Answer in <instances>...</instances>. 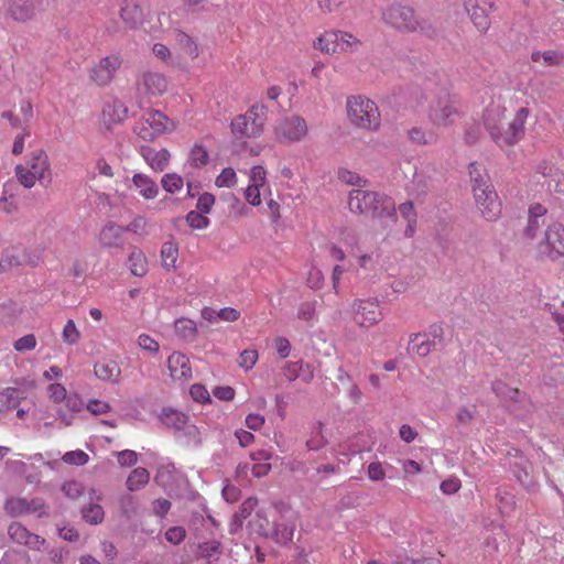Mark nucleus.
Here are the masks:
<instances>
[{
    "mask_svg": "<svg viewBox=\"0 0 564 564\" xmlns=\"http://www.w3.org/2000/svg\"><path fill=\"white\" fill-rule=\"evenodd\" d=\"M508 101L510 102L511 98L507 99L501 95L492 98L482 116L485 128L492 141L501 148L514 147L523 139L529 116V109L523 106L516 110L514 117L508 123H505Z\"/></svg>",
    "mask_w": 564,
    "mask_h": 564,
    "instance_id": "obj_1",
    "label": "nucleus"
},
{
    "mask_svg": "<svg viewBox=\"0 0 564 564\" xmlns=\"http://www.w3.org/2000/svg\"><path fill=\"white\" fill-rule=\"evenodd\" d=\"M427 118L435 128H449L462 116L458 101L446 88H435L416 96V105L424 108Z\"/></svg>",
    "mask_w": 564,
    "mask_h": 564,
    "instance_id": "obj_2",
    "label": "nucleus"
},
{
    "mask_svg": "<svg viewBox=\"0 0 564 564\" xmlns=\"http://www.w3.org/2000/svg\"><path fill=\"white\" fill-rule=\"evenodd\" d=\"M347 204L349 212L356 215H372L375 218L384 219L388 226L397 223L395 204L390 196L354 189L349 192Z\"/></svg>",
    "mask_w": 564,
    "mask_h": 564,
    "instance_id": "obj_3",
    "label": "nucleus"
},
{
    "mask_svg": "<svg viewBox=\"0 0 564 564\" xmlns=\"http://www.w3.org/2000/svg\"><path fill=\"white\" fill-rule=\"evenodd\" d=\"M346 116L348 122L364 131H377L380 128L381 116L377 104L364 96L352 95L346 99Z\"/></svg>",
    "mask_w": 564,
    "mask_h": 564,
    "instance_id": "obj_4",
    "label": "nucleus"
},
{
    "mask_svg": "<svg viewBox=\"0 0 564 564\" xmlns=\"http://www.w3.org/2000/svg\"><path fill=\"white\" fill-rule=\"evenodd\" d=\"M15 176L24 188L34 187L36 181L42 185L52 182V165L47 152L43 149L33 151L24 164L15 166Z\"/></svg>",
    "mask_w": 564,
    "mask_h": 564,
    "instance_id": "obj_5",
    "label": "nucleus"
},
{
    "mask_svg": "<svg viewBox=\"0 0 564 564\" xmlns=\"http://www.w3.org/2000/svg\"><path fill=\"white\" fill-rule=\"evenodd\" d=\"M361 41L352 33L339 29L324 30L313 42V47L328 55L355 53Z\"/></svg>",
    "mask_w": 564,
    "mask_h": 564,
    "instance_id": "obj_6",
    "label": "nucleus"
},
{
    "mask_svg": "<svg viewBox=\"0 0 564 564\" xmlns=\"http://www.w3.org/2000/svg\"><path fill=\"white\" fill-rule=\"evenodd\" d=\"M267 108L263 105H253L243 113L231 120V131L239 139H254L264 131Z\"/></svg>",
    "mask_w": 564,
    "mask_h": 564,
    "instance_id": "obj_7",
    "label": "nucleus"
},
{
    "mask_svg": "<svg viewBox=\"0 0 564 564\" xmlns=\"http://www.w3.org/2000/svg\"><path fill=\"white\" fill-rule=\"evenodd\" d=\"M349 317L360 329H371L383 319V311L377 297H357L349 303Z\"/></svg>",
    "mask_w": 564,
    "mask_h": 564,
    "instance_id": "obj_8",
    "label": "nucleus"
},
{
    "mask_svg": "<svg viewBox=\"0 0 564 564\" xmlns=\"http://www.w3.org/2000/svg\"><path fill=\"white\" fill-rule=\"evenodd\" d=\"M177 129V121L167 117L161 110H145L134 131L144 141H154L163 134Z\"/></svg>",
    "mask_w": 564,
    "mask_h": 564,
    "instance_id": "obj_9",
    "label": "nucleus"
},
{
    "mask_svg": "<svg viewBox=\"0 0 564 564\" xmlns=\"http://www.w3.org/2000/svg\"><path fill=\"white\" fill-rule=\"evenodd\" d=\"M538 252L541 258L553 261L564 257V226L561 223L553 221L546 226L538 243Z\"/></svg>",
    "mask_w": 564,
    "mask_h": 564,
    "instance_id": "obj_10",
    "label": "nucleus"
},
{
    "mask_svg": "<svg viewBox=\"0 0 564 564\" xmlns=\"http://www.w3.org/2000/svg\"><path fill=\"white\" fill-rule=\"evenodd\" d=\"M382 20L391 28H395L400 31L414 32L416 30H422L414 9L409 6L393 3L384 8L382 11Z\"/></svg>",
    "mask_w": 564,
    "mask_h": 564,
    "instance_id": "obj_11",
    "label": "nucleus"
},
{
    "mask_svg": "<svg viewBox=\"0 0 564 564\" xmlns=\"http://www.w3.org/2000/svg\"><path fill=\"white\" fill-rule=\"evenodd\" d=\"M275 139L281 143H294L302 141L307 132L305 119L299 115H291L278 121L273 128Z\"/></svg>",
    "mask_w": 564,
    "mask_h": 564,
    "instance_id": "obj_12",
    "label": "nucleus"
},
{
    "mask_svg": "<svg viewBox=\"0 0 564 564\" xmlns=\"http://www.w3.org/2000/svg\"><path fill=\"white\" fill-rule=\"evenodd\" d=\"M123 58L119 53H111L99 59V63L90 68L89 77L99 86H107L121 68Z\"/></svg>",
    "mask_w": 564,
    "mask_h": 564,
    "instance_id": "obj_13",
    "label": "nucleus"
},
{
    "mask_svg": "<svg viewBox=\"0 0 564 564\" xmlns=\"http://www.w3.org/2000/svg\"><path fill=\"white\" fill-rule=\"evenodd\" d=\"M464 10L468 14L474 28L486 33L490 28V13L495 4L490 0H464Z\"/></svg>",
    "mask_w": 564,
    "mask_h": 564,
    "instance_id": "obj_14",
    "label": "nucleus"
},
{
    "mask_svg": "<svg viewBox=\"0 0 564 564\" xmlns=\"http://www.w3.org/2000/svg\"><path fill=\"white\" fill-rule=\"evenodd\" d=\"M166 368L173 382L185 384L193 378L191 360L181 351H173L166 359Z\"/></svg>",
    "mask_w": 564,
    "mask_h": 564,
    "instance_id": "obj_15",
    "label": "nucleus"
},
{
    "mask_svg": "<svg viewBox=\"0 0 564 564\" xmlns=\"http://www.w3.org/2000/svg\"><path fill=\"white\" fill-rule=\"evenodd\" d=\"M138 94L144 97H159L167 91L169 79L159 72H145L139 77Z\"/></svg>",
    "mask_w": 564,
    "mask_h": 564,
    "instance_id": "obj_16",
    "label": "nucleus"
},
{
    "mask_svg": "<svg viewBox=\"0 0 564 564\" xmlns=\"http://www.w3.org/2000/svg\"><path fill=\"white\" fill-rule=\"evenodd\" d=\"M476 206L487 220L497 219L501 213V203L494 187H486L485 191L476 188L473 193Z\"/></svg>",
    "mask_w": 564,
    "mask_h": 564,
    "instance_id": "obj_17",
    "label": "nucleus"
},
{
    "mask_svg": "<svg viewBox=\"0 0 564 564\" xmlns=\"http://www.w3.org/2000/svg\"><path fill=\"white\" fill-rule=\"evenodd\" d=\"M444 330L438 325H433L431 327L430 334L427 333H415L411 336L409 343V351L414 354L421 358L427 357L431 351L434 349L435 344L434 340L431 339V335L433 338H441Z\"/></svg>",
    "mask_w": 564,
    "mask_h": 564,
    "instance_id": "obj_18",
    "label": "nucleus"
},
{
    "mask_svg": "<svg viewBox=\"0 0 564 564\" xmlns=\"http://www.w3.org/2000/svg\"><path fill=\"white\" fill-rule=\"evenodd\" d=\"M7 532L9 538L15 543L30 547L31 550L40 551L45 542L39 534L28 531L20 522L10 523Z\"/></svg>",
    "mask_w": 564,
    "mask_h": 564,
    "instance_id": "obj_19",
    "label": "nucleus"
},
{
    "mask_svg": "<svg viewBox=\"0 0 564 564\" xmlns=\"http://www.w3.org/2000/svg\"><path fill=\"white\" fill-rule=\"evenodd\" d=\"M141 155L151 170L156 173L167 169L171 161V153L166 148L155 149L150 145L141 148Z\"/></svg>",
    "mask_w": 564,
    "mask_h": 564,
    "instance_id": "obj_20",
    "label": "nucleus"
},
{
    "mask_svg": "<svg viewBox=\"0 0 564 564\" xmlns=\"http://www.w3.org/2000/svg\"><path fill=\"white\" fill-rule=\"evenodd\" d=\"M43 0H12L9 4V13L19 22H25L35 17L42 10Z\"/></svg>",
    "mask_w": 564,
    "mask_h": 564,
    "instance_id": "obj_21",
    "label": "nucleus"
},
{
    "mask_svg": "<svg viewBox=\"0 0 564 564\" xmlns=\"http://www.w3.org/2000/svg\"><path fill=\"white\" fill-rule=\"evenodd\" d=\"M126 229L112 223L107 224L99 235L97 241L101 248H123Z\"/></svg>",
    "mask_w": 564,
    "mask_h": 564,
    "instance_id": "obj_22",
    "label": "nucleus"
},
{
    "mask_svg": "<svg viewBox=\"0 0 564 564\" xmlns=\"http://www.w3.org/2000/svg\"><path fill=\"white\" fill-rule=\"evenodd\" d=\"M546 172H535L533 180L541 184L546 193H562L563 174L553 166L545 167Z\"/></svg>",
    "mask_w": 564,
    "mask_h": 564,
    "instance_id": "obj_23",
    "label": "nucleus"
},
{
    "mask_svg": "<svg viewBox=\"0 0 564 564\" xmlns=\"http://www.w3.org/2000/svg\"><path fill=\"white\" fill-rule=\"evenodd\" d=\"M94 373L99 380L118 383L120 382L122 370L117 361L102 360L94 366Z\"/></svg>",
    "mask_w": 564,
    "mask_h": 564,
    "instance_id": "obj_24",
    "label": "nucleus"
},
{
    "mask_svg": "<svg viewBox=\"0 0 564 564\" xmlns=\"http://www.w3.org/2000/svg\"><path fill=\"white\" fill-rule=\"evenodd\" d=\"M132 184L138 189L139 195L144 199H154L158 197L160 188L153 178L143 173L133 174Z\"/></svg>",
    "mask_w": 564,
    "mask_h": 564,
    "instance_id": "obj_25",
    "label": "nucleus"
},
{
    "mask_svg": "<svg viewBox=\"0 0 564 564\" xmlns=\"http://www.w3.org/2000/svg\"><path fill=\"white\" fill-rule=\"evenodd\" d=\"M175 43L178 50L189 59L198 58L200 48L193 36H189L185 32L177 31L175 33Z\"/></svg>",
    "mask_w": 564,
    "mask_h": 564,
    "instance_id": "obj_26",
    "label": "nucleus"
},
{
    "mask_svg": "<svg viewBox=\"0 0 564 564\" xmlns=\"http://www.w3.org/2000/svg\"><path fill=\"white\" fill-rule=\"evenodd\" d=\"M129 269L132 275L142 278L148 272V261L144 252L133 247L128 258Z\"/></svg>",
    "mask_w": 564,
    "mask_h": 564,
    "instance_id": "obj_27",
    "label": "nucleus"
},
{
    "mask_svg": "<svg viewBox=\"0 0 564 564\" xmlns=\"http://www.w3.org/2000/svg\"><path fill=\"white\" fill-rule=\"evenodd\" d=\"M468 172L473 193H475L476 188L485 191L486 187H492L485 167L479 163L469 164Z\"/></svg>",
    "mask_w": 564,
    "mask_h": 564,
    "instance_id": "obj_28",
    "label": "nucleus"
},
{
    "mask_svg": "<svg viewBox=\"0 0 564 564\" xmlns=\"http://www.w3.org/2000/svg\"><path fill=\"white\" fill-rule=\"evenodd\" d=\"M121 4L120 17L130 28H133L142 19V11L139 6L130 4L128 0H117Z\"/></svg>",
    "mask_w": 564,
    "mask_h": 564,
    "instance_id": "obj_29",
    "label": "nucleus"
},
{
    "mask_svg": "<svg viewBox=\"0 0 564 564\" xmlns=\"http://www.w3.org/2000/svg\"><path fill=\"white\" fill-rule=\"evenodd\" d=\"M23 263V253L15 247L3 250L0 259L1 271H8Z\"/></svg>",
    "mask_w": 564,
    "mask_h": 564,
    "instance_id": "obj_30",
    "label": "nucleus"
},
{
    "mask_svg": "<svg viewBox=\"0 0 564 564\" xmlns=\"http://www.w3.org/2000/svg\"><path fill=\"white\" fill-rule=\"evenodd\" d=\"M178 247L174 241H166L161 248V263L167 271L176 268Z\"/></svg>",
    "mask_w": 564,
    "mask_h": 564,
    "instance_id": "obj_31",
    "label": "nucleus"
},
{
    "mask_svg": "<svg viewBox=\"0 0 564 564\" xmlns=\"http://www.w3.org/2000/svg\"><path fill=\"white\" fill-rule=\"evenodd\" d=\"M408 135L417 145H431L437 141V134L433 130L425 128L409 129Z\"/></svg>",
    "mask_w": 564,
    "mask_h": 564,
    "instance_id": "obj_32",
    "label": "nucleus"
},
{
    "mask_svg": "<svg viewBox=\"0 0 564 564\" xmlns=\"http://www.w3.org/2000/svg\"><path fill=\"white\" fill-rule=\"evenodd\" d=\"M149 471L144 467L133 468L127 478V488L137 491L149 482Z\"/></svg>",
    "mask_w": 564,
    "mask_h": 564,
    "instance_id": "obj_33",
    "label": "nucleus"
},
{
    "mask_svg": "<svg viewBox=\"0 0 564 564\" xmlns=\"http://www.w3.org/2000/svg\"><path fill=\"white\" fill-rule=\"evenodd\" d=\"M21 393L17 388H7L0 392V414L18 406Z\"/></svg>",
    "mask_w": 564,
    "mask_h": 564,
    "instance_id": "obj_34",
    "label": "nucleus"
},
{
    "mask_svg": "<svg viewBox=\"0 0 564 564\" xmlns=\"http://www.w3.org/2000/svg\"><path fill=\"white\" fill-rule=\"evenodd\" d=\"M189 165L200 169L208 164V150L202 144H194L189 149V156H187Z\"/></svg>",
    "mask_w": 564,
    "mask_h": 564,
    "instance_id": "obj_35",
    "label": "nucleus"
},
{
    "mask_svg": "<svg viewBox=\"0 0 564 564\" xmlns=\"http://www.w3.org/2000/svg\"><path fill=\"white\" fill-rule=\"evenodd\" d=\"M267 176H268V173H267V170L264 169V166L253 165L250 169L248 186L263 188V189L267 187L270 191Z\"/></svg>",
    "mask_w": 564,
    "mask_h": 564,
    "instance_id": "obj_36",
    "label": "nucleus"
},
{
    "mask_svg": "<svg viewBox=\"0 0 564 564\" xmlns=\"http://www.w3.org/2000/svg\"><path fill=\"white\" fill-rule=\"evenodd\" d=\"M399 213L408 221V229L405 235L411 237L414 232V226L416 224V214L412 202H405L399 205Z\"/></svg>",
    "mask_w": 564,
    "mask_h": 564,
    "instance_id": "obj_37",
    "label": "nucleus"
},
{
    "mask_svg": "<svg viewBox=\"0 0 564 564\" xmlns=\"http://www.w3.org/2000/svg\"><path fill=\"white\" fill-rule=\"evenodd\" d=\"M163 189L169 194L180 193L183 188V178L176 173H167L161 178Z\"/></svg>",
    "mask_w": 564,
    "mask_h": 564,
    "instance_id": "obj_38",
    "label": "nucleus"
},
{
    "mask_svg": "<svg viewBox=\"0 0 564 564\" xmlns=\"http://www.w3.org/2000/svg\"><path fill=\"white\" fill-rule=\"evenodd\" d=\"M26 499L14 497L6 500L3 508L11 517H22L26 516Z\"/></svg>",
    "mask_w": 564,
    "mask_h": 564,
    "instance_id": "obj_39",
    "label": "nucleus"
},
{
    "mask_svg": "<svg viewBox=\"0 0 564 564\" xmlns=\"http://www.w3.org/2000/svg\"><path fill=\"white\" fill-rule=\"evenodd\" d=\"M82 517L90 524L101 523L105 519V511L100 505L91 503L82 509Z\"/></svg>",
    "mask_w": 564,
    "mask_h": 564,
    "instance_id": "obj_40",
    "label": "nucleus"
},
{
    "mask_svg": "<svg viewBox=\"0 0 564 564\" xmlns=\"http://www.w3.org/2000/svg\"><path fill=\"white\" fill-rule=\"evenodd\" d=\"M186 419L187 417L183 413L176 410H166L162 414V422L166 426L174 427L176 430H181L184 427Z\"/></svg>",
    "mask_w": 564,
    "mask_h": 564,
    "instance_id": "obj_41",
    "label": "nucleus"
},
{
    "mask_svg": "<svg viewBox=\"0 0 564 564\" xmlns=\"http://www.w3.org/2000/svg\"><path fill=\"white\" fill-rule=\"evenodd\" d=\"M104 116L115 122H121L128 118V109L121 101H113L104 110Z\"/></svg>",
    "mask_w": 564,
    "mask_h": 564,
    "instance_id": "obj_42",
    "label": "nucleus"
},
{
    "mask_svg": "<svg viewBox=\"0 0 564 564\" xmlns=\"http://www.w3.org/2000/svg\"><path fill=\"white\" fill-rule=\"evenodd\" d=\"M62 341L69 346H76L80 339V332L78 330L75 322L68 319L64 330H62Z\"/></svg>",
    "mask_w": 564,
    "mask_h": 564,
    "instance_id": "obj_43",
    "label": "nucleus"
},
{
    "mask_svg": "<svg viewBox=\"0 0 564 564\" xmlns=\"http://www.w3.org/2000/svg\"><path fill=\"white\" fill-rule=\"evenodd\" d=\"M175 330L182 337H194L197 333L196 323L187 317H181L175 321Z\"/></svg>",
    "mask_w": 564,
    "mask_h": 564,
    "instance_id": "obj_44",
    "label": "nucleus"
},
{
    "mask_svg": "<svg viewBox=\"0 0 564 564\" xmlns=\"http://www.w3.org/2000/svg\"><path fill=\"white\" fill-rule=\"evenodd\" d=\"M257 505L258 500L256 498H248L245 501H242L238 512L234 516L235 522H237L238 525H240L243 520H246L248 517H251Z\"/></svg>",
    "mask_w": 564,
    "mask_h": 564,
    "instance_id": "obj_45",
    "label": "nucleus"
},
{
    "mask_svg": "<svg viewBox=\"0 0 564 564\" xmlns=\"http://www.w3.org/2000/svg\"><path fill=\"white\" fill-rule=\"evenodd\" d=\"M215 184L217 187H228L231 188L237 184V175L232 167H225L221 170L220 174L216 177Z\"/></svg>",
    "mask_w": 564,
    "mask_h": 564,
    "instance_id": "obj_46",
    "label": "nucleus"
},
{
    "mask_svg": "<svg viewBox=\"0 0 564 564\" xmlns=\"http://www.w3.org/2000/svg\"><path fill=\"white\" fill-rule=\"evenodd\" d=\"M185 220L189 227L197 230L205 229L210 224V220L202 212L187 213Z\"/></svg>",
    "mask_w": 564,
    "mask_h": 564,
    "instance_id": "obj_47",
    "label": "nucleus"
},
{
    "mask_svg": "<svg viewBox=\"0 0 564 564\" xmlns=\"http://www.w3.org/2000/svg\"><path fill=\"white\" fill-rule=\"evenodd\" d=\"M62 459L68 465L85 466L89 460V456L83 449H75L67 452Z\"/></svg>",
    "mask_w": 564,
    "mask_h": 564,
    "instance_id": "obj_48",
    "label": "nucleus"
},
{
    "mask_svg": "<svg viewBox=\"0 0 564 564\" xmlns=\"http://www.w3.org/2000/svg\"><path fill=\"white\" fill-rule=\"evenodd\" d=\"M37 340L33 333L25 334L19 339H17L13 344V347L17 351L23 352V351H30L36 348Z\"/></svg>",
    "mask_w": 564,
    "mask_h": 564,
    "instance_id": "obj_49",
    "label": "nucleus"
},
{
    "mask_svg": "<svg viewBox=\"0 0 564 564\" xmlns=\"http://www.w3.org/2000/svg\"><path fill=\"white\" fill-rule=\"evenodd\" d=\"M338 176H339V180L345 182L346 184L356 185L359 187L367 186V180L361 178L357 173H355L352 171H348L346 169H340L338 172Z\"/></svg>",
    "mask_w": 564,
    "mask_h": 564,
    "instance_id": "obj_50",
    "label": "nucleus"
},
{
    "mask_svg": "<svg viewBox=\"0 0 564 564\" xmlns=\"http://www.w3.org/2000/svg\"><path fill=\"white\" fill-rule=\"evenodd\" d=\"M47 395L54 403H61L67 398V390L64 386L58 382L50 383L47 387Z\"/></svg>",
    "mask_w": 564,
    "mask_h": 564,
    "instance_id": "obj_51",
    "label": "nucleus"
},
{
    "mask_svg": "<svg viewBox=\"0 0 564 564\" xmlns=\"http://www.w3.org/2000/svg\"><path fill=\"white\" fill-rule=\"evenodd\" d=\"M258 361V351L256 349H245L239 355V367L245 370H250Z\"/></svg>",
    "mask_w": 564,
    "mask_h": 564,
    "instance_id": "obj_52",
    "label": "nucleus"
},
{
    "mask_svg": "<svg viewBox=\"0 0 564 564\" xmlns=\"http://www.w3.org/2000/svg\"><path fill=\"white\" fill-rule=\"evenodd\" d=\"M189 397L200 403H208L212 401L208 389L202 383H194L189 387Z\"/></svg>",
    "mask_w": 564,
    "mask_h": 564,
    "instance_id": "obj_53",
    "label": "nucleus"
},
{
    "mask_svg": "<svg viewBox=\"0 0 564 564\" xmlns=\"http://www.w3.org/2000/svg\"><path fill=\"white\" fill-rule=\"evenodd\" d=\"M87 410L93 415H102L110 412L111 406L108 401L101 400V399H90L87 403Z\"/></svg>",
    "mask_w": 564,
    "mask_h": 564,
    "instance_id": "obj_54",
    "label": "nucleus"
},
{
    "mask_svg": "<svg viewBox=\"0 0 564 564\" xmlns=\"http://www.w3.org/2000/svg\"><path fill=\"white\" fill-rule=\"evenodd\" d=\"M26 505H29L26 506V514H36L39 517H45L48 514L47 505L39 498L26 500Z\"/></svg>",
    "mask_w": 564,
    "mask_h": 564,
    "instance_id": "obj_55",
    "label": "nucleus"
},
{
    "mask_svg": "<svg viewBox=\"0 0 564 564\" xmlns=\"http://www.w3.org/2000/svg\"><path fill=\"white\" fill-rule=\"evenodd\" d=\"M543 226L544 218L528 217L527 226L524 228V236L529 239H535Z\"/></svg>",
    "mask_w": 564,
    "mask_h": 564,
    "instance_id": "obj_56",
    "label": "nucleus"
},
{
    "mask_svg": "<svg viewBox=\"0 0 564 564\" xmlns=\"http://www.w3.org/2000/svg\"><path fill=\"white\" fill-rule=\"evenodd\" d=\"M304 369L303 362H288L283 367L284 377L289 382H293L294 380L301 377V372Z\"/></svg>",
    "mask_w": 564,
    "mask_h": 564,
    "instance_id": "obj_57",
    "label": "nucleus"
},
{
    "mask_svg": "<svg viewBox=\"0 0 564 564\" xmlns=\"http://www.w3.org/2000/svg\"><path fill=\"white\" fill-rule=\"evenodd\" d=\"M138 344L140 348L148 350L151 354H158L160 350L158 340L145 333L139 336Z\"/></svg>",
    "mask_w": 564,
    "mask_h": 564,
    "instance_id": "obj_58",
    "label": "nucleus"
},
{
    "mask_svg": "<svg viewBox=\"0 0 564 564\" xmlns=\"http://www.w3.org/2000/svg\"><path fill=\"white\" fill-rule=\"evenodd\" d=\"M327 441L322 433V424L318 425L317 433L306 441L308 451H319L326 445Z\"/></svg>",
    "mask_w": 564,
    "mask_h": 564,
    "instance_id": "obj_59",
    "label": "nucleus"
},
{
    "mask_svg": "<svg viewBox=\"0 0 564 564\" xmlns=\"http://www.w3.org/2000/svg\"><path fill=\"white\" fill-rule=\"evenodd\" d=\"M367 477L371 481H382L386 477V471L379 462L371 463L367 466Z\"/></svg>",
    "mask_w": 564,
    "mask_h": 564,
    "instance_id": "obj_60",
    "label": "nucleus"
},
{
    "mask_svg": "<svg viewBox=\"0 0 564 564\" xmlns=\"http://www.w3.org/2000/svg\"><path fill=\"white\" fill-rule=\"evenodd\" d=\"M152 54L155 55L156 58L164 62L167 65L173 64V59H171V51L167 46L162 43H156L152 45Z\"/></svg>",
    "mask_w": 564,
    "mask_h": 564,
    "instance_id": "obj_61",
    "label": "nucleus"
},
{
    "mask_svg": "<svg viewBox=\"0 0 564 564\" xmlns=\"http://www.w3.org/2000/svg\"><path fill=\"white\" fill-rule=\"evenodd\" d=\"M462 488V481L456 477H451L440 484V490L445 495H454Z\"/></svg>",
    "mask_w": 564,
    "mask_h": 564,
    "instance_id": "obj_62",
    "label": "nucleus"
},
{
    "mask_svg": "<svg viewBox=\"0 0 564 564\" xmlns=\"http://www.w3.org/2000/svg\"><path fill=\"white\" fill-rule=\"evenodd\" d=\"M345 2L346 0H317L318 9L324 13L338 12Z\"/></svg>",
    "mask_w": 564,
    "mask_h": 564,
    "instance_id": "obj_63",
    "label": "nucleus"
},
{
    "mask_svg": "<svg viewBox=\"0 0 564 564\" xmlns=\"http://www.w3.org/2000/svg\"><path fill=\"white\" fill-rule=\"evenodd\" d=\"M263 188L247 186L245 191V198L253 207H258L261 204V191Z\"/></svg>",
    "mask_w": 564,
    "mask_h": 564,
    "instance_id": "obj_64",
    "label": "nucleus"
}]
</instances>
